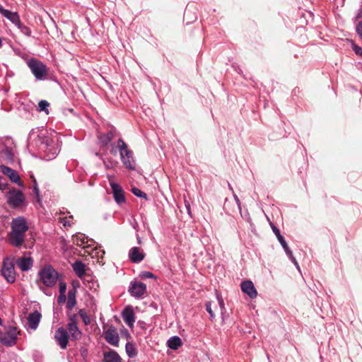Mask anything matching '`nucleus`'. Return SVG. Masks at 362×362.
<instances>
[{
	"label": "nucleus",
	"instance_id": "obj_1",
	"mask_svg": "<svg viewBox=\"0 0 362 362\" xmlns=\"http://www.w3.org/2000/svg\"><path fill=\"white\" fill-rule=\"evenodd\" d=\"M28 226L25 219L23 217H18L13 219L11 222V230L8 233V242L15 247H20L25 240V233Z\"/></svg>",
	"mask_w": 362,
	"mask_h": 362
},
{
	"label": "nucleus",
	"instance_id": "obj_2",
	"mask_svg": "<svg viewBox=\"0 0 362 362\" xmlns=\"http://www.w3.org/2000/svg\"><path fill=\"white\" fill-rule=\"evenodd\" d=\"M40 282L47 287L54 286L59 280V273L51 266H45L39 272Z\"/></svg>",
	"mask_w": 362,
	"mask_h": 362
},
{
	"label": "nucleus",
	"instance_id": "obj_3",
	"mask_svg": "<svg viewBox=\"0 0 362 362\" xmlns=\"http://www.w3.org/2000/svg\"><path fill=\"white\" fill-rule=\"evenodd\" d=\"M118 147L120 151V156L123 164L129 169H134V162L132 152L128 149L127 144L122 139H119Z\"/></svg>",
	"mask_w": 362,
	"mask_h": 362
},
{
	"label": "nucleus",
	"instance_id": "obj_4",
	"mask_svg": "<svg viewBox=\"0 0 362 362\" xmlns=\"http://www.w3.org/2000/svg\"><path fill=\"white\" fill-rule=\"evenodd\" d=\"M28 64L37 80H43L46 78L48 69L42 62L36 59H31Z\"/></svg>",
	"mask_w": 362,
	"mask_h": 362
},
{
	"label": "nucleus",
	"instance_id": "obj_5",
	"mask_svg": "<svg viewBox=\"0 0 362 362\" xmlns=\"http://www.w3.org/2000/svg\"><path fill=\"white\" fill-rule=\"evenodd\" d=\"M8 204L13 207L21 206L24 202L25 197L22 192L11 189L7 194Z\"/></svg>",
	"mask_w": 362,
	"mask_h": 362
},
{
	"label": "nucleus",
	"instance_id": "obj_6",
	"mask_svg": "<svg viewBox=\"0 0 362 362\" xmlns=\"http://www.w3.org/2000/svg\"><path fill=\"white\" fill-rule=\"evenodd\" d=\"M107 177L115 202L117 204H122L125 202L124 192L122 187L112 180V176L108 175Z\"/></svg>",
	"mask_w": 362,
	"mask_h": 362
},
{
	"label": "nucleus",
	"instance_id": "obj_7",
	"mask_svg": "<svg viewBox=\"0 0 362 362\" xmlns=\"http://www.w3.org/2000/svg\"><path fill=\"white\" fill-rule=\"evenodd\" d=\"M1 274L8 282L13 283L15 281L16 272L14 266L8 259H5L4 261Z\"/></svg>",
	"mask_w": 362,
	"mask_h": 362
},
{
	"label": "nucleus",
	"instance_id": "obj_8",
	"mask_svg": "<svg viewBox=\"0 0 362 362\" xmlns=\"http://www.w3.org/2000/svg\"><path fill=\"white\" fill-rule=\"evenodd\" d=\"M17 339V331L13 327H10L6 333L0 335V341L6 346H12L16 344Z\"/></svg>",
	"mask_w": 362,
	"mask_h": 362
},
{
	"label": "nucleus",
	"instance_id": "obj_9",
	"mask_svg": "<svg viewBox=\"0 0 362 362\" xmlns=\"http://www.w3.org/2000/svg\"><path fill=\"white\" fill-rule=\"evenodd\" d=\"M54 339L62 349H65L67 347L69 335L64 328L59 327L57 329L54 334Z\"/></svg>",
	"mask_w": 362,
	"mask_h": 362
},
{
	"label": "nucleus",
	"instance_id": "obj_10",
	"mask_svg": "<svg viewBox=\"0 0 362 362\" xmlns=\"http://www.w3.org/2000/svg\"><path fill=\"white\" fill-rule=\"evenodd\" d=\"M129 291L131 295L136 298L141 297L146 291V286L139 281L131 282Z\"/></svg>",
	"mask_w": 362,
	"mask_h": 362
},
{
	"label": "nucleus",
	"instance_id": "obj_11",
	"mask_svg": "<svg viewBox=\"0 0 362 362\" xmlns=\"http://www.w3.org/2000/svg\"><path fill=\"white\" fill-rule=\"evenodd\" d=\"M1 171L4 175H6L11 182L16 183L19 186H23L21 177L15 170L5 165H1Z\"/></svg>",
	"mask_w": 362,
	"mask_h": 362
},
{
	"label": "nucleus",
	"instance_id": "obj_12",
	"mask_svg": "<svg viewBox=\"0 0 362 362\" xmlns=\"http://www.w3.org/2000/svg\"><path fill=\"white\" fill-rule=\"evenodd\" d=\"M67 329L73 340H78L81 337L82 333L79 330L76 322L74 317H71L67 324Z\"/></svg>",
	"mask_w": 362,
	"mask_h": 362
},
{
	"label": "nucleus",
	"instance_id": "obj_13",
	"mask_svg": "<svg viewBox=\"0 0 362 362\" xmlns=\"http://www.w3.org/2000/svg\"><path fill=\"white\" fill-rule=\"evenodd\" d=\"M129 257L133 263H138L144 259L145 253L141 248L133 247L129 250Z\"/></svg>",
	"mask_w": 362,
	"mask_h": 362
},
{
	"label": "nucleus",
	"instance_id": "obj_14",
	"mask_svg": "<svg viewBox=\"0 0 362 362\" xmlns=\"http://www.w3.org/2000/svg\"><path fill=\"white\" fill-rule=\"evenodd\" d=\"M105 340L110 344L117 346L119 343V335L115 328L110 327L104 332Z\"/></svg>",
	"mask_w": 362,
	"mask_h": 362
},
{
	"label": "nucleus",
	"instance_id": "obj_15",
	"mask_svg": "<svg viewBox=\"0 0 362 362\" xmlns=\"http://www.w3.org/2000/svg\"><path fill=\"white\" fill-rule=\"evenodd\" d=\"M241 290L243 293L248 295L251 298H255L257 296V290L254 284L251 281H245L241 284Z\"/></svg>",
	"mask_w": 362,
	"mask_h": 362
},
{
	"label": "nucleus",
	"instance_id": "obj_16",
	"mask_svg": "<svg viewBox=\"0 0 362 362\" xmlns=\"http://www.w3.org/2000/svg\"><path fill=\"white\" fill-rule=\"evenodd\" d=\"M73 243L79 247L86 248L90 245L92 240H88L84 234L78 233L73 236Z\"/></svg>",
	"mask_w": 362,
	"mask_h": 362
},
{
	"label": "nucleus",
	"instance_id": "obj_17",
	"mask_svg": "<svg viewBox=\"0 0 362 362\" xmlns=\"http://www.w3.org/2000/svg\"><path fill=\"white\" fill-rule=\"evenodd\" d=\"M41 317V314L38 311H35L30 313L28 316L29 327L33 330H35L38 327Z\"/></svg>",
	"mask_w": 362,
	"mask_h": 362
},
{
	"label": "nucleus",
	"instance_id": "obj_18",
	"mask_svg": "<svg viewBox=\"0 0 362 362\" xmlns=\"http://www.w3.org/2000/svg\"><path fill=\"white\" fill-rule=\"evenodd\" d=\"M122 318L124 321L130 327H132L135 322L134 313L133 309L128 306L122 312Z\"/></svg>",
	"mask_w": 362,
	"mask_h": 362
},
{
	"label": "nucleus",
	"instance_id": "obj_19",
	"mask_svg": "<svg viewBox=\"0 0 362 362\" xmlns=\"http://www.w3.org/2000/svg\"><path fill=\"white\" fill-rule=\"evenodd\" d=\"M0 13L11 23H19L18 13L5 9L1 5H0Z\"/></svg>",
	"mask_w": 362,
	"mask_h": 362
},
{
	"label": "nucleus",
	"instance_id": "obj_20",
	"mask_svg": "<svg viewBox=\"0 0 362 362\" xmlns=\"http://www.w3.org/2000/svg\"><path fill=\"white\" fill-rule=\"evenodd\" d=\"M59 222L65 228H70L74 224V218L72 215L66 214L65 213L61 214L59 218Z\"/></svg>",
	"mask_w": 362,
	"mask_h": 362
},
{
	"label": "nucleus",
	"instance_id": "obj_21",
	"mask_svg": "<svg viewBox=\"0 0 362 362\" xmlns=\"http://www.w3.org/2000/svg\"><path fill=\"white\" fill-rule=\"evenodd\" d=\"M17 265L22 271H27L33 266V260L30 257H21L17 260Z\"/></svg>",
	"mask_w": 362,
	"mask_h": 362
},
{
	"label": "nucleus",
	"instance_id": "obj_22",
	"mask_svg": "<svg viewBox=\"0 0 362 362\" xmlns=\"http://www.w3.org/2000/svg\"><path fill=\"white\" fill-rule=\"evenodd\" d=\"M73 269H74V271L75 272V273L76 274V275L79 278H82L84 276L85 272H86L85 264L83 263H82L81 262H80V261L76 262L73 264Z\"/></svg>",
	"mask_w": 362,
	"mask_h": 362
},
{
	"label": "nucleus",
	"instance_id": "obj_23",
	"mask_svg": "<svg viewBox=\"0 0 362 362\" xmlns=\"http://www.w3.org/2000/svg\"><path fill=\"white\" fill-rule=\"evenodd\" d=\"M105 362H121L119 356L115 351H110L104 354Z\"/></svg>",
	"mask_w": 362,
	"mask_h": 362
},
{
	"label": "nucleus",
	"instance_id": "obj_24",
	"mask_svg": "<svg viewBox=\"0 0 362 362\" xmlns=\"http://www.w3.org/2000/svg\"><path fill=\"white\" fill-rule=\"evenodd\" d=\"M182 345V340L179 337H173L168 341V346L174 350L177 349Z\"/></svg>",
	"mask_w": 362,
	"mask_h": 362
},
{
	"label": "nucleus",
	"instance_id": "obj_25",
	"mask_svg": "<svg viewBox=\"0 0 362 362\" xmlns=\"http://www.w3.org/2000/svg\"><path fill=\"white\" fill-rule=\"evenodd\" d=\"M47 149L45 150V152H46V158L47 160H52L53 159L56 155L59 152V149H58V147H55V146H53L52 148H49V144L47 142Z\"/></svg>",
	"mask_w": 362,
	"mask_h": 362
},
{
	"label": "nucleus",
	"instance_id": "obj_26",
	"mask_svg": "<svg viewBox=\"0 0 362 362\" xmlns=\"http://www.w3.org/2000/svg\"><path fill=\"white\" fill-rule=\"evenodd\" d=\"M126 351L127 355L130 358H133L136 356L137 351L134 344L132 343H127L126 344Z\"/></svg>",
	"mask_w": 362,
	"mask_h": 362
},
{
	"label": "nucleus",
	"instance_id": "obj_27",
	"mask_svg": "<svg viewBox=\"0 0 362 362\" xmlns=\"http://www.w3.org/2000/svg\"><path fill=\"white\" fill-rule=\"evenodd\" d=\"M272 228L273 232L276 235V236L278 240L279 241V243H281V246L285 247L286 242L284 238L281 235L279 230L274 226H272Z\"/></svg>",
	"mask_w": 362,
	"mask_h": 362
},
{
	"label": "nucleus",
	"instance_id": "obj_28",
	"mask_svg": "<svg viewBox=\"0 0 362 362\" xmlns=\"http://www.w3.org/2000/svg\"><path fill=\"white\" fill-rule=\"evenodd\" d=\"M49 103L47 100H40L38 103V110L40 112H45L47 115L49 114L48 107Z\"/></svg>",
	"mask_w": 362,
	"mask_h": 362
},
{
	"label": "nucleus",
	"instance_id": "obj_29",
	"mask_svg": "<svg viewBox=\"0 0 362 362\" xmlns=\"http://www.w3.org/2000/svg\"><path fill=\"white\" fill-rule=\"evenodd\" d=\"M99 139L104 145H107L112 139V134L108 133L106 135H100Z\"/></svg>",
	"mask_w": 362,
	"mask_h": 362
},
{
	"label": "nucleus",
	"instance_id": "obj_30",
	"mask_svg": "<svg viewBox=\"0 0 362 362\" xmlns=\"http://www.w3.org/2000/svg\"><path fill=\"white\" fill-rule=\"evenodd\" d=\"M352 49L356 54L362 57V48L358 46L354 41L349 40Z\"/></svg>",
	"mask_w": 362,
	"mask_h": 362
},
{
	"label": "nucleus",
	"instance_id": "obj_31",
	"mask_svg": "<svg viewBox=\"0 0 362 362\" xmlns=\"http://www.w3.org/2000/svg\"><path fill=\"white\" fill-rule=\"evenodd\" d=\"M132 193L136 196V197H141V198H144L145 199H147V195L146 193L143 192L141 190H140L139 189L136 188V187H133L132 189Z\"/></svg>",
	"mask_w": 362,
	"mask_h": 362
},
{
	"label": "nucleus",
	"instance_id": "obj_32",
	"mask_svg": "<svg viewBox=\"0 0 362 362\" xmlns=\"http://www.w3.org/2000/svg\"><path fill=\"white\" fill-rule=\"evenodd\" d=\"M139 276H140L141 279H156V276L152 272H146V271L142 272Z\"/></svg>",
	"mask_w": 362,
	"mask_h": 362
},
{
	"label": "nucleus",
	"instance_id": "obj_33",
	"mask_svg": "<svg viewBox=\"0 0 362 362\" xmlns=\"http://www.w3.org/2000/svg\"><path fill=\"white\" fill-rule=\"evenodd\" d=\"M66 289V285L64 282L59 283V293H60V298H65V292Z\"/></svg>",
	"mask_w": 362,
	"mask_h": 362
},
{
	"label": "nucleus",
	"instance_id": "obj_34",
	"mask_svg": "<svg viewBox=\"0 0 362 362\" xmlns=\"http://www.w3.org/2000/svg\"><path fill=\"white\" fill-rule=\"evenodd\" d=\"M79 315L82 318L83 321L86 325H88L90 323V318L86 314V313L83 310H81L79 311Z\"/></svg>",
	"mask_w": 362,
	"mask_h": 362
},
{
	"label": "nucleus",
	"instance_id": "obj_35",
	"mask_svg": "<svg viewBox=\"0 0 362 362\" xmlns=\"http://www.w3.org/2000/svg\"><path fill=\"white\" fill-rule=\"evenodd\" d=\"M283 248L284 249L286 253L289 256V257L293 260V262L295 263V264L298 265L297 264V262L296 260V259L294 258L293 254H292V252L291 251V250L289 249L287 243H286V246L285 247H283Z\"/></svg>",
	"mask_w": 362,
	"mask_h": 362
},
{
	"label": "nucleus",
	"instance_id": "obj_36",
	"mask_svg": "<svg viewBox=\"0 0 362 362\" xmlns=\"http://www.w3.org/2000/svg\"><path fill=\"white\" fill-rule=\"evenodd\" d=\"M206 307L207 312L209 313V315L211 316V318L213 319L215 317V315H214V312L212 311V309H211V303L208 302L206 304Z\"/></svg>",
	"mask_w": 362,
	"mask_h": 362
},
{
	"label": "nucleus",
	"instance_id": "obj_37",
	"mask_svg": "<svg viewBox=\"0 0 362 362\" xmlns=\"http://www.w3.org/2000/svg\"><path fill=\"white\" fill-rule=\"evenodd\" d=\"M18 28H20L23 33L27 35H30V31H28V28L24 25V24H17Z\"/></svg>",
	"mask_w": 362,
	"mask_h": 362
},
{
	"label": "nucleus",
	"instance_id": "obj_38",
	"mask_svg": "<svg viewBox=\"0 0 362 362\" xmlns=\"http://www.w3.org/2000/svg\"><path fill=\"white\" fill-rule=\"evenodd\" d=\"M8 189V184L0 181V190L4 191Z\"/></svg>",
	"mask_w": 362,
	"mask_h": 362
},
{
	"label": "nucleus",
	"instance_id": "obj_39",
	"mask_svg": "<svg viewBox=\"0 0 362 362\" xmlns=\"http://www.w3.org/2000/svg\"><path fill=\"white\" fill-rule=\"evenodd\" d=\"M356 30L359 36L362 38V24H358Z\"/></svg>",
	"mask_w": 362,
	"mask_h": 362
},
{
	"label": "nucleus",
	"instance_id": "obj_40",
	"mask_svg": "<svg viewBox=\"0 0 362 362\" xmlns=\"http://www.w3.org/2000/svg\"><path fill=\"white\" fill-rule=\"evenodd\" d=\"M73 298V300L75 298V291H69V302L68 304H70L71 300Z\"/></svg>",
	"mask_w": 362,
	"mask_h": 362
},
{
	"label": "nucleus",
	"instance_id": "obj_41",
	"mask_svg": "<svg viewBox=\"0 0 362 362\" xmlns=\"http://www.w3.org/2000/svg\"><path fill=\"white\" fill-rule=\"evenodd\" d=\"M356 20L358 23H362V10H361L360 12L356 16Z\"/></svg>",
	"mask_w": 362,
	"mask_h": 362
},
{
	"label": "nucleus",
	"instance_id": "obj_42",
	"mask_svg": "<svg viewBox=\"0 0 362 362\" xmlns=\"http://www.w3.org/2000/svg\"><path fill=\"white\" fill-rule=\"evenodd\" d=\"M217 298H218V300L219 302V304L221 305V307H223V300L221 298L219 297V296H217Z\"/></svg>",
	"mask_w": 362,
	"mask_h": 362
},
{
	"label": "nucleus",
	"instance_id": "obj_43",
	"mask_svg": "<svg viewBox=\"0 0 362 362\" xmlns=\"http://www.w3.org/2000/svg\"><path fill=\"white\" fill-rule=\"evenodd\" d=\"M234 198H235V201H236V203H237L238 205H240V200H239L238 197H237V195H235H235H234Z\"/></svg>",
	"mask_w": 362,
	"mask_h": 362
},
{
	"label": "nucleus",
	"instance_id": "obj_44",
	"mask_svg": "<svg viewBox=\"0 0 362 362\" xmlns=\"http://www.w3.org/2000/svg\"><path fill=\"white\" fill-rule=\"evenodd\" d=\"M74 304H75V300H74L73 302L71 301L70 304H68V305H69V307H72L74 305Z\"/></svg>",
	"mask_w": 362,
	"mask_h": 362
},
{
	"label": "nucleus",
	"instance_id": "obj_45",
	"mask_svg": "<svg viewBox=\"0 0 362 362\" xmlns=\"http://www.w3.org/2000/svg\"><path fill=\"white\" fill-rule=\"evenodd\" d=\"M2 323H3V321H2V320L0 318V325H2Z\"/></svg>",
	"mask_w": 362,
	"mask_h": 362
},
{
	"label": "nucleus",
	"instance_id": "obj_46",
	"mask_svg": "<svg viewBox=\"0 0 362 362\" xmlns=\"http://www.w3.org/2000/svg\"><path fill=\"white\" fill-rule=\"evenodd\" d=\"M138 243H141V240H140V238H138Z\"/></svg>",
	"mask_w": 362,
	"mask_h": 362
}]
</instances>
